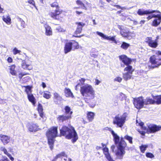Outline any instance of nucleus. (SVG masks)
Segmentation results:
<instances>
[{
	"label": "nucleus",
	"instance_id": "3c124183",
	"mask_svg": "<svg viewBox=\"0 0 161 161\" xmlns=\"http://www.w3.org/2000/svg\"><path fill=\"white\" fill-rule=\"evenodd\" d=\"M28 3L30 4H32L33 6H35V2L33 0H29L28 1Z\"/></svg>",
	"mask_w": 161,
	"mask_h": 161
},
{
	"label": "nucleus",
	"instance_id": "9d476101",
	"mask_svg": "<svg viewBox=\"0 0 161 161\" xmlns=\"http://www.w3.org/2000/svg\"><path fill=\"white\" fill-rule=\"evenodd\" d=\"M62 12V10L58 8H56L55 12H51L49 15L50 16L54 19L60 20L63 17V15L61 14Z\"/></svg>",
	"mask_w": 161,
	"mask_h": 161
},
{
	"label": "nucleus",
	"instance_id": "bf43d9fd",
	"mask_svg": "<svg viewBox=\"0 0 161 161\" xmlns=\"http://www.w3.org/2000/svg\"><path fill=\"white\" fill-rule=\"evenodd\" d=\"M42 86L43 88H45L46 87V84L44 82H42Z\"/></svg>",
	"mask_w": 161,
	"mask_h": 161
},
{
	"label": "nucleus",
	"instance_id": "cd10ccee",
	"mask_svg": "<svg viewBox=\"0 0 161 161\" xmlns=\"http://www.w3.org/2000/svg\"><path fill=\"white\" fill-rule=\"evenodd\" d=\"M152 97L155 100V103L157 104H161V95L154 96L152 95Z\"/></svg>",
	"mask_w": 161,
	"mask_h": 161
},
{
	"label": "nucleus",
	"instance_id": "423d86ee",
	"mask_svg": "<svg viewBox=\"0 0 161 161\" xmlns=\"http://www.w3.org/2000/svg\"><path fill=\"white\" fill-rule=\"evenodd\" d=\"M127 115V113H125L122 114H118L113 118V123L114 125H116L117 127L121 128L124 125Z\"/></svg>",
	"mask_w": 161,
	"mask_h": 161
},
{
	"label": "nucleus",
	"instance_id": "20e7f679",
	"mask_svg": "<svg viewBox=\"0 0 161 161\" xmlns=\"http://www.w3.org/2000/svg\"><path fill=\"white\" fill-rule=\"evenodd\" d=\"M136 124L139 125L144 131L138 130V131L142 136H144L146 132L148 133H154L159 131L161 130V126L154 125H150L146 127L144 126V123L140 120H136Z\"/></svg>",
	"mask_w": 161,
	"mask_h": 161
},
{
	"label": "nucleus",
	"instance_id": "4d7b16f0",
	"mask_svg": "<svg viewBox=\"0 0 161 161\" xmlns=\"http://www.w3.org/2000/svg\"><path fill=\"white\" fill-rule=\"evenodd\" d=\"M25 75V74H23L22 73H20L19 74V78L20 79H21L22 77Z\"/></svg>",
	"mask_w": 161,
	"mask_h": 161
},
{
	"label": "nucleus",
	"instance_id": "473e14b6",
	"mask_svg": "<svg viewBox=\"0 0 161 161\" xmlns=\"http://www.w3.org/2000/svg\"><path fill=\"white\" fill-rule=\"evenodd\" d=\"M130 46V44L123 42L121 46V47L124 50H126Z\"/></svg>",
	"mask_w": 161,
	"mask_h": 161
},
{
	"label": "nucleus",
	"instance_id": "774afa93",
	"mask_svg": "<svg viewBox=\"0 0 161 161\" xmlns=\"http://www.w3.org/2000/svg\"><path fill=\"white\" fill-rule=\"evenodd\" d=\"M3 102H4L3 100L2 99L0 98V103H3Z\"/></svg>",
	"mask_w": 161,
	"mask_h": 161
},
{
	"label": "nucleus",
	"instance_id": "4c0bfd02",
	"mask_svg": "<svg viewBox=\"0 0 161 161\" xmlns=\"http://www.w3.org/2000/svg\"><path fill=\"white\" fill-rule=\"evenodd\" d=\"M76 2L78 5H80L81 8L86 10L87 9V8L85 6L84 4L80 0H77L76 1Z\"/></svg>",
	"mask_w": 161,
	"mask_h": 161
},
{
	"label": "nucleus",
	"instance_id": "c9c22d12",
	"mask_svg": "<svg viewBox=\"0 0 161 161\" xmlns=\"http://www.w3.org/2000/svg\"><path fill=\"white\" fill-rule=\"evenodd\" d=\"M64 109L65 111V113L67 114H69V115H71L72 113V112L70 111V108L69 107L66 106L65 107Z\"/></svg>",
	"mask_w": 161,
	"mask_h": 161
},
{
	"label": "nucleus",
	"instance_id": "393cba45",
	"mask_svg": "<svg viewBox=\"0 0 161 161\" xmlns=\"http://www.w3.org/2000/svg\"><path fill=\"white\" fill-rule=\"evenodd\" d=\"M145 104H153L155 103V100L149 97H147L145 100Z\"/></svg>",
	"mask_w": 161,
	"mask_h": 161
},
{
	"label": "nucleus",
	"instance_id": "338daca9",
	"mask_svg": "<svg viewBox=\"0 0 161 161\" xmlns=\"http://www.w3.org/2000/svg\"><path fill=\"white\" fill-rule=\"evenodd\" d=\"M93 22V25H97V23L95 22V19H93L92 20Z\"/></svg>",
	"mask_w": 161,
	"mask_h": 161
},
{
	"label": "nucleus",
	"instance_id": "412c9836",
	"mask_svg": "<svg viewBox=\"0 0 161 161\" xmlns=\"http://www.w3.org/2000/svg\"><path fill=\"white\" fill-rule=\"evenodd\" d=\"M2 19L7 25H10L11 24V19L9 15L3 16Z\"/></svg>",
	"mask_w": 161,
	"mask_h": 161
},
{
	"label": "nucleus",
	"instance_id": "37998d69",
	"mask_svg": "<svg viewBox=\"0 0 161 161\" xmlns=\"http://www.w3.org/2000/svg\"><path fill=\"white\" fill-rule=\"evenodd\" d=\"M13 52L14 55H16L17 54L20 53L21 52V51L17 49L15 47L13 49Z\"/></svg>",
	"mask_w": 161,
	"mask_h": 161
},
{
	"label": "nucleus",
	"instance_id": "bb28decb",
	"mask_svg": "<svg viewBox=\"0 0 161 161\" xmlns=\"http://www.w3.org/2000/svg\"><path fill=\"white\" fill-rule=\"evenodd\" d=\"M65 96L67 97H71L73 98L74 96L70 90L68 88H65Z\"/></svg>",
	"mask_w": 161,
	"mask_h": 161
},
{
	"label": "nucleus",
	"instance_id": "a211bd4d",
	"mask_svg": "<svg viewBox=\"0 0 161 161\" xmlns=\"http://www.w3.org/2000/svg\"><path fill=\"white\" fill-rule=\"evenodd\" d=\"M119 59L122 62L127 66L129 65L131 61L130 59L128 58L125 55H122L119 56Z\"/></svg>",
	"mask_w": 161,
	"mask_h": 161
},
{
	"label": "nucleus",
	"instance_id": "1a4fd4ad",
	"mask_svg": "<svg viewBox=\"0 0 161 161\" xmlns=\"http://www.w3.org/2000/svg\"><path fill=\"white\" fill-rule=\"evenodd\" d=\"M149 61L151 64V66H149L150 68H157L161 65V58L157 59L156 56L154 55L150 57Z\"/></svg>",
	"mask_w": 161,
	"mask_h": 161
},
{
	"label": "nucleus",
	"instance_id": "69168bd1",
	"mask_svg": "<svg viewBox=\"0 0 161 161\" xmlns=\"http://www.w3.org/2000/svg\"><path fill=\"white\" fill-rule=\"evenodd\" d=\"M95 105V103H94L93 104H92V105H91V104H90V106L91 107H94Z\"/></svg>",
	"mask_w": 161,
	"mask_h": 161
},
{
	"label": "nucleus",
	"instance_id": "39448f33",
	"mask_svg": "<svg viewBox=\"0 0 161 161\" xmlns=\"http://www.w3.org/2000/svg\"><path fill=\"white\" fill-rule=\"evenodd\" d=\"M57 127H53L50 129L46 133L48 142L51 150L53 148L54 138L57 136Z\"/></svg>",
	"mask_w": 161,
	"mask_h": 161
},
{
	"label": "nucleus",
	"instance_id": "6e6d98bb",
	"mask_svg": "<svg viewBox=\"0 0 161 161\" xmlns=\"http://www.w3.org/2000/svg\"><path fill=\"white\" fill-rule=\"evenodd\" d=\"M7 61L9 63H11L12 62V59L11 57H8L7 59Z\"/></svg>",
	"mask_w": 161,
	"mask_h": 161
},
{
	"label": "nucleus",
	"instance_id": "5701e85b",
	"mask_svg": "<svg viewBox=\"0 0 161 161\" xmlns=\"http://www.w3.org/2000/svg\"><path fill=\"white\" fill-rule=\"evenodd\" d=\"M0 150L1 151L3 152L4 154L7 156L11 161H13L14 160V158L11 156L10 154L8 152L7 150L4 147H1Z\"/></svg>",
	"mask_w": 161,
	"mask_h": 161
},
{
	"label": "nucleus",
	"instance_id": "f8f14e48",
	"mask_svg": "<svg viewBox=\"0 0 161 161\" xmlns=\"http://www.w3.org/2000/svg\"><path fill=\"white\" fill-rule=\"evenodd\" d=\"M149 46L152 48H155L158 45V41L157 40H153L151 37H146L145 40Z\"/></svg>",
	"mask_w": 161,
	"mask_h": 161
},
{
	"label": "nucleus",
	"instance_id": "79ce46f5",
	"mask_svg": "<svg viewBox=\"0 0 161 161\" xmlns=\"http://www.w3.org/2000/svg\"><path fill=\"white\" fill-rule=\"evenodd\" d=\"M120 33L121 35L124 37H126L127 38L128 35V32H125L124 31L122 30L120 31Z\"/></svg>",
	"mask_w": 161,
	"mask_h": 161
},
{
	"label": "nucleus",
	"instance_id": "a19ab883",
	"mask_svg": "<svg viewBox=\"0 0 161 161\" xmlns=\"http://www.w3.org/2000/svg\"><path fill=\"white\" fill-rule=\"evenodd\" d=\"M39 114L41 118H42V121H44L46 120L47 118L45 115L44 114L43 112Z\"/></svg>",
	"mask_w": 161,
	"mask_h": 161
},
{
	"label": "nucleus",
	"instance_id": "13d9d810",
	"mask_svg": "<svg viewBox=\"0 0 161 161\" xmlns=\"http://www.w3.org/2000/svg\"><path fill=\"white\" fill-rule=\"evenodd\" d=\"M3 10H4L3 8H1V5L0 4V13H4L3 12Z\"/></svg>",
	"mask_w": 161,
	"mask_h": 161
},
{
	"label": "nucleus",
	"instance_id": "c03bdc74",
	"mask_svg": "<svg viewBox=\"0 0 161 161\" xmlns=\"http://www.w3.org/2000/svg\"><path fill=\"white\" fill-rule=\"evenodd\" d=\"M19 21L21 23V25L23 28L25 27V23L24 20L20 18H18Z\"/></svg>",
	"mask_w": 161,
	"mask_h": 161
},
{
	"label": "nucleus",
	"instance_id": "09e8293b",
	"mask_svg": "<svg viewBox=\"0 0 161 161\" xmlns=\"http://www.w3.org/2000/svg\"><path fill=\"white\" fill-rule=\"evenodd\" d=\"M51 6L52 7H56V8H59L57 3L56 2L53 3L51 4Z\"/></svg>",
	"mask_w": 161,
	"mask_h": 161
},
{
	"label": "nucleus",
	"instance_id": "a878e982",
	"mask_svg": "<svg viewBox=\"0 0 161 161\" xmlns=\"http://www.w3.org/2000/svg\"><path fill=\"white\" fill-rule=\"evenodd\" d=\"M27 97L29 101L31 102L33 105H34L36 103V100L33 94H31L28 95Z\"/></svg>",
	"mask_w": 161,
	"mask_h": 161
},
{
	"label": "nucleus",
	"instance_id": "b1692460",
	"mask_svg": "<svg viewBox=\"0 0 161 161\" xmlns=\"http://www.w3.org/2000/svg\"><path fill=\"white\" fill-rule=\"evenodd\" d=\"M71 118V115H59L57 118L58 120L60 122H63Z\"/></svg>",
	"mask_w": 161,
	"mask_h": 161
},
{
	"label": "nucleus",
	"instance_id": "ea45409f",
	"mask_svg": "<svg viewBox=\"0 0 161 161\" xmlns=\"http://www.w3.org/2000/svg\"><path fill=\"white\" fill-rule=\"evenodd\" d=\"M37 109L39 114L41 113H43V109L42 108V105L40 104H38Z\"/></svg>",
	"mask_w": 161,
	"mask_h": 161
},
{
	"label": "nucleus",
	"instance_id": "9b49d317",
	"mask_svg": "<svg viewBox=\"0 0 161 161\" xmlns=\"http://www.w3.org/2000/svg\"><path fill=\"white\" fill-rule=\"evenodd\" d=\"M134 105L137 109L142 108L145 104V101L142 97H141L136 98L134 100Z\"/></svg>",
	"mask_w": 161,
	"mask_h": 161
},
{
	"label": "nucleus",
	"instance_id": "49530a36",
	"mask_svg": "<svg viewBox=\"0 0 161 161\" xmlns=\"http://www.w3.org/2000/svg\"><path fill=\"white\" fill-rule=\"evenodd\" d=\"M122 80V78L120 77H116L114 79V81H117L119 82H120Z\"/></svg>",
	"mask_w": 161,
	"mask_h": 161
},
{
	"label": "nucleus",
	"instance_id": "e433bc0d",
	"mask_svg": "<svg viewBox=\"0 0 161 161\" xmlns=\"http://www.w3.org/2000/svg\"><path fill=\"white\" fill-rule=\"evenodd\" d=\"M66 157V155L65 154V153L64 152H62L59 154H58L56 155V156L55 157V158L54 159L52 160V161H55V159H57L58 158H61L62 156H65Z\"/></svg>",
	"mask_w": 161,
	"mask_h": 161
},
{
	"label": "nucleus",
	"instance_id": "680f3d73",
	"mask_svg": "<svg viewBox=\"0 0 161 161\" xmlns=\"http://www.w3.org/2000/svg\"><path fill=\"white\" fill-rule=\"evenodd\" d=\"M120 8L121 9H122V10L125 9H127L128 10H129V9L131 8H125V7H121V8Z\"/></svg>",
	"mask_w": 161,
	"mask_h": 161
},
{
	"label": "nucleus",
	"instance_id": "7ed1b4c3",
	"mask_svg": "<svg viewBox=\"0 0 161 161\" xmlns=\"http://www.w3.org/2000/svg\"><path fill=\"white\" fill-rule=\"evenodd\" d=\"M60 133L62 135L65 136L68 139H72V142H75L78 139V136L74 128L71 126H64L60 129Z\"/></svg>",
	"mask_w": 161,
	"mask_h": 161
},
{
	"label": "nucleus",
	"instance_id": "603ef678",
	"mask_svg": "<svg viewBox=\"0 0 161 161\" xmlns=\"http://www.w3.org/2000/svg\"><path fill=\"white\" fill-rule=\"evenodd\" d=\"M0 161H10L8 158L6 157H3V158L0 160Z\"/></svg>",
	"mask_w": 161,
	"mask_h": 161
},
{
	"label": "nucleus",
	"instance_id": "dca6fc26",
	"mask_svg": "<svg viewBox=\"0 0 161 161\" xmlns=\"http://www.w3.org/2000/svg\"><path fill=\"white\" fill-rule=\"evenodd\" d=\"M161 22V14H157L154 17V19L153 21L152 25L153 26L156 27Z\"/></svg>",
	"mask_w": 161,
	"mask_h": 161
},
{
	"label": "nucleus",
	"instance_id": "7c9ffc66",
	"mask_svg": "<svg viewBox=\"0 0 161 161\" xmlns=\"http://www.w3.org/2000/svg\"><path fill=\"white\" fill-rule=\"evenodd\" d=\"M15 65H13L10 66V72L12 75H16V72L15 70Z\"/></svg>",
	"mask_w": 161,
	"mask_h": 161
},
{
	"label": "nucleus",
	"instance_id": "2f4dec72",
	"mask_svg": "<svg viewBox=\"0 0 161 161\" xmlns=\"http://www.w3.org/2000/svg\"><path fill=\"white\" fill-rule=\"evenodd\" d=\"M24 87L25 88V91L27 93V95L32 94V86H24Z\"/></svg>",
	"mask_w": 161,
	"mask_h": 161
},
{
	"label": "nucleus",
	"instance_id": "e2e57ef3",
	"mask_svg": "<svg viewBox=\"0 0 161 161\" xmlns=\"http://www.w3.org/2000/svg\"><path fill=\"white\" fill-rule=\"evenodd\" d=\"M114 148H115V146H114L113 145L111 147V149H112V150L113 152L114 151Z\"/></svg>",
	"mask_w": 161,
	"mask_h": 161
},
{
	"label": "nucleus",
	"instance_id": "ddd939ff",
	"mask_svg": "<svg viewBox=\"0 0 161 161\" xmlns=\"http://www.w3.org/2000/svg\"><path fill=\"white\" fill-rule=\"evenodd\" d=\"M21 66L24 69L31 70L32 69L33 66L32 62L29 60H23L21 64Z\"/></svg>",
	"mask_w": 161,
	"mask_h": 161
},
{
	"label": "nucleus",
	"instance_id": "58836bf2",
	"mask_svg": "<svg viewBox=\"0 0 161 161\" xmlns=\"http://www.w3.org/2000/svg\"><path fill=\"white\" fill-rule=\"evenodd\" d=\"M124 138L128 141L131 144L132 143V140L133 138L132 137L126 135L125 136Z\"/></svg>",
	"mask_w": 161,
	"mask_h": 161
},
{
	"label": "nucleus",
	"instance_id": "72a5a7b5",
	"mask_svg": "<svg viewBox=\"0 0 161 161\" xmlns=\"http://www.w3.org/2000/svg\"><path fill=\"white\" fill-rule=\"evenodd\" d=\"M136 34L134 31L132 32H129L128 33L127 38L130 40L132 38H134L135 37Z\"/></svg>",
	"mask_w": 161,
	"mask_h": 161
},
{
	"label": "nucleus",
	"instance_id": "f257e3e1",
	"mask_svg": "<svg viewBox=\"0 0 161 161\" xmlns=\"http://www.w3.org/2000/svg\"><path fill=\"white\" fill-rule=\"evenodd\" d=\"M85 79L81 78L77 81V84L75 86L76 90L79 89L80 86V92L83 96L87 97L89 99H93L95 97V92L92 86L88 84H84Z\"/></svg>",
	"mask_w": 161,
	"mask_h": 161
},
{
	"label": "nucleus",
	"instance_id": "0eeeda50",
	"mask_svg": "<svg viewBox=\"0 0 161 161\" xmlns=\"http://www.w3.org/2000/svg\"><path fill=\"white\" fill-rule=\"evenodd\" d=\"M79 48V44L78 42L75 41H71L67 42L64 47V51L65 54L70 52L72 49H77Z\"/></svg>",
	"mask_w": 161,
	"mask_h": 161
},
{
	"label": "nucleus",
	"instance_id": "a18cd8bd",
	"mask_svg": "<svg viewBox=\"0 0 161 161\" xmlns=\"http://www.w3.org/2000/svg\"><path fill=\"white\" fill-rule=\"evenodd\" d=\"M53 95L54 99L59 100L60 98V97L58 93L55 92L54 93Z\"/></svg>",
	"mask_w": 161,
	"mask_h": 161
},
{
	"label": "nucleus",
	"instance_id": "f03ea898",
	"mask_svg": "<svg viewBox=\"0 0 161 161\" xmlns=\"http://www.w3.org/2000/svg\"><path fill=\"white\" fill-rule=\"evenodd\" d=\"M111 132L114 137L115 143L118 144L117 146V149L115 152V155L118 158L122 159L125 153V148L126 146V143L122 140H121L119 142V137L114 131L112 130Z\"/></svg>",
	"mask_w": 161,
	"mask_h": 161
},
{
	"label": "nucleus",
	"instance_id": "2eb2a0df",
	"mask_svg": "<svg viewBox=\"0 0 161 161\" xmlns=\"http://www.w3.org/2000/svg\"><path fill=\"white\" fill-rule=\"evenodd\" d=\"M155 12L160 13L158 11L151 10H144L139 9L137 13L140 15H143L144 14H149Z\"/></svg>",
	"mask_w": 161,
	"mask_h": 161
},
{
	"label": "nucleus",
	"instance_id": "052dcab7",
	"mask_svg": "<svg viewBox=\"0 0 161 161\" xmlns=\"http://www.w3.org/2000/svg\"><path fill=\"white\" fill-rule=\"evenodd\" d=\"M76 13L78 15H80V14H82V12H79V11H76Z\"/></svg>",
	"mask_w": 161,
	"mask_h": 161
},
{
	"label": "nucleus",
	"instance_id": "4be33fe9",
	"mask_svg": "<svg viewBox=\"0 0 161 161\" xmlns=\"http://www.w3.org/2000/svg\"><path fill=\"white\" fill-rule=\"evenodd\" d=\"M78 26L76 31H75V33L76 34H80L81 33L82 30V28L85 25V24L82 22L78 23Z\"/></svg>",
	"mask_w": 161,
	"mask_h": 161
},
{
	"label": "nucleus",
	"instance_id": "864d4df0",
	"mask_svg": "<svg viewBox=\"0 0 161 161\" xmlns=\"http://www.w3.org/2000/svg\"><path fill=\"white\" fill-rule=\"evenodd\" d=\"M101 82V81L99 80L96 79H95V85H97L99 84Z\"/></svg>",
	"mask_w": 161,
	"mask_h": 161
},
{
	"label": "nucleus",
	"instance_id": "aec40b11",
	"mask_svg": "<svg viewBox=\"0 0 161 161\" xmlns=\"http://www.w3.org/2000/svg\"><path fill=\"white\" fill-rule=\"evenodd\" d=\"M0 138L4 145L8 144L10 142V137L7 135L1 134L0 135Z\"/></svg>",
	"mask_w": 161,
	"mask_h": 161
},
{
	"label": "nucleus",
	"instance_id": "c756f323",
	"mask_svg": "<svg viewBox=\"0 0 161 161\" xmlns=\"http://www.w3.org/2000/svg\"><path fill=\"white\" fill-rule=\"evenodd\" d=\"M43 97L47 99H49L51 98V95L50 92L48 91H45L43 94Z\"/></svg>",
	"mask_w": 161,
	"mask_h": 161
},
{
	"label": "nucleus",
	"instance_id": "4468645a",
	"mask_svg": "<svg viewBox=\"0 0 161 161\" xmlns=\"http://www.w3.org/2000/svg\"><path fill=\"white\" fill-rule=\"evenodd\" d=\"M96 33L99 36H101L104 39L110 40L113 42L115 43H117V41L115 40V36L111 37V36H107L103 33L99 31L96 32Z\"/></svg>",
	"mask_w": 161,
	"mask_h": 161
},
{
	"label": "nucleus",
	"instance_id": "8fccbe9b",
	"mask_svg": "<svg viewBox=\"0 0 161 161\" xmlns=\"http://www.w3.org/2000/svg\"><path fill=\"white\" fill-rule=\"evenodd\" d=\"M156 15L154 14H152L151 15H149L147 17V19L148 20L152 19L153 18H154L155 17Z\"/></svg>",
	"mask_w": 161,
	"mask_h": 161
},
{
	"label": "nucleus",
	"instance_id": "6ab92c4d",
	"mask_svg": "<svg viewBox=\"0 0 161 161\" xmlns=\"http://www.w3.org/2000/svg\"><path fill=\"white\" fill-rule=\"evenodd\" d=\"M45 30V34L46 36H50L52 35V30L51 27L47 24L44 25Z\"/></svg>",
	"mask_w": 161,
	"mask_h": 161
},
{
	"label": "nucleus",
	"instance_id": "6e6552de",
	"mask_svg": "<svg viewBox=\"0 0 161 161\" xmlns=\"http://www.w3.org/2000/svg\"><path fill=\"white\" fill-rule=\"evenodd\" d=\"M133 71L131 66L128 65L124 69V73L123 74L124 79L127 80L130 79L132 77V74Z\"/></svg>",
	"mask_w": 161,
	"mask_h": 161
},
{
	"label": "nucleus",
	"instance_id": "c85d7f7f",
	"mask_svg": "<svg viewBox=\"0 0 161 161\" xmlns=\"http://www.w3.org/2000/svg\"><path fill=\"white\" fill-rule=\"evenodd\" d=\"M94 113L92 112H88L87 114V118L89 121H91L94 119Z\"/></svg>",
	"mask_w": 161,
	"mask_h": 161
},
{
	"label": "nucleus",
	"instance_id": "de8ad7c7",
	"mask_svg": "<svg viewBox=\"0 0 161 161\" xmlns=\"http://www.w3.org/2000/svg\"><path fill=\"white\" fill-rule=\"evenodd\" d=\"M146 156L147 158H152L154 157V155L150 153H146Z\"/></svg>",
	"mask_w": 161,
	"mask_h": 161
},
{
	"label": "nucleus",
	"instance_id": "0e129e2a",
	"mask_svg": "<svg viewBox=\"0 0 161 161\" xmlns=\"http://www.w3.org/2000/svg\"><path fill=\"white\" fill-rule=\"evenodd\" d=\"M114 6L115 7L117 8H121V7L119 5H115Z\"/></svg>",
	"mask_w": 161,
	"mask_h": 161
},
{
	"label": "nucleus",
	"instance_id": "f3484780",
	"mask_svg": "<svg viewBox=\"0 0 161 161\" xmlns=\"http://www.w3.org/2000/svg\"><path fill=\"white\" fill-rule=\"evenodd\" d=\"M28 130L31 132H35L39 129L38 126L33 123H29L27 126Z\"/></svg>",
	"mask_w": 161,
	"mask_h": 161
},
{
	"label": "nucleus",
	"instance_id": "f704fd0d",
	"mask_svg": "<svg viewBox=\"0 0 161 161\" xmlns=\"http://www.w3.org/2000/svg\"><path fill=\"white\" fill-rule=\"evenodd\" d=\"M148 147V146L147 145H141L140 147V148L141 152L144 153Z\"/></svg>",
	"mask_w": 161,
	"mask_h": 161
},
{
	"label": "nucleus",
	"instance_id": "5fc2aeb1",
	"mask_svg": "<svg viewBox=\"0 0 161 161\" xmlns=\"http://www.w3.org/2000/svg\"><path fill=\"white\" fill-rule=\"evenodd\" d=\"M155 54L157 55H161V51L159 50L157 51L156 52Z\"/></svg>",
	"mask_w": 161,
	"mask_h": 161
}]
</instances>
